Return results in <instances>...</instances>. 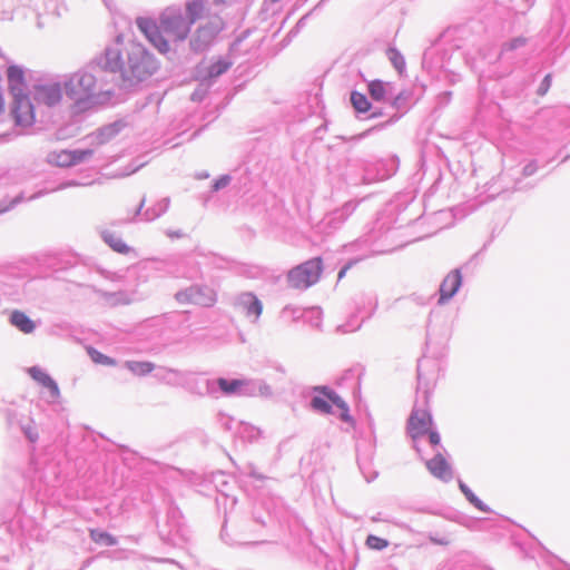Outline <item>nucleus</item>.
Listing matches in <instances>:
<instances>
[{"instance_id":"nucleus-1","label":"nucleus","mask_w":570,"mask_h":570,"mask_svg":"<svg viewBox=\"0 0 570 570\" xmlns=\"http://www.w3.org/2000/svg\"><path fill=\"white\" fill-rule=\"evenodd\" d=\"M100 63L109 71L119 72L129 82L141 81L157 69V61L137 42H130L125 50L118 46L107 48Z\"/></svg>"},{"instance_id":"nucleus-2","label":"nucleus","mask_w":570,"mask_h":570,"mask_svg":"<svg viewBox=\"0 0 570 570\" xmlns=\"http://www.w3.org/2000/svg\"><path fill=\"white\" fill-rule=\"evenodd\" d=\"M96 78L89 72H76L65 83L67 97L80 110L86 109L96 96Z\"/></svg>"},{"instance_id":"nucleus-3","label":"nucleus","mask_w":570,"mask_h":570,"mask_svg":"<svg viewBox=\"0 0 570 570\" xmlns=\"http://www.w3.org/2000/svg\"><path fill=\"white\" fill-rule=\"evenodd\" d=\"M322 272V258L316 257L291 269L287 279L295 288H307L318 282Z\"/></svg>"},{"instance_id":"nucleus-4","label":"nucleus","mask_w":570,"mask_h":570,"mask_svg":"<svg viewBox=\"0 0 570 570\" xmlns=\"http://www.w3.org/2000/svg\"><path fill=\"white\" fill-rule=\"evenodd\" d=\"M316 391L322 395H316L312 400L311 404L315 411L325 414L338 413L341 420L345 422L351 420L346 403L336 393L327 387H317Z\"/></svg>"},{"instance_id":"nucleus-5","label":"nucleus","mask_w":570,"mask_h":570,"mask_svg":"<svg viewBox=\"0 0 570 570\" xmlns=\"http://www.w3.org/2000/svg\"><path fill=\"white\" fill-rule=\"evenodd\" d=\"M224 27V22L219 17H212L205 24H202L194 38L190 41V46L195 51H202L206 49L220 32Z\"/></svg>"},{"instance_id":"nucleus-6","label":"nucleus","mask_w":570,"mask_h":570,"mask_svg":"<svg viewBox=\"0 0 570 570\" xmlns=\"http://www.w3.org/2000/svg\"><path fill=\"white\" fill-rule=\"evenodd\" d=\"M10 115L17 126L29 127L35 122V108L27 95L12 97Z\"/></svg>"},{"instance_id":"nucleus-7","label":"nucleus","mask_w":570,"mask_h":570,"mask_svg":"<svg viewBox=\"0 0 570 570\" xmlns=\"http://www.w3.org/2000/svg\"><path fill=\"white\" fill-rule=\"evenodd\" d=\"M190 23L180 14H164L160 19L161 31L176 41H183L190 31Z\"/></svg>"},{"instance_id":"nucleus-8","label":"nucleus","mask_w":570,"mask_h":570,"mask_svg":"<svg viewBox=\"0 0 570 570\" xmlns=\"http://www.w3.org/2000/svg\"><path fill=\"white\" fill-rule=\"evenodd\" d=\"M180 303L212 306L216 302V293L207 286H191L176 295Z\"/></svg>"},{"instance_id":"nucleus-9","label":"nucleus","mask_w":570,"mask_h":570,"mask_svg":"<svg viewBox=\"0 0 570 570\" xmlns=\"http://www.w3.org/2000/svg\"><path fill=\"white\" fill-rule=\"evenodd\" d=\"M137 27L145 35L148 41L161 53L169 51L168 41L163 37L160 27L155 21L148 18H137Z\"/></svg>"},{"instance_id":"nucleus-10","label":"nucleus","mask_w":570,"mask_h":570,"mask_svg":"<svg viewBox=\"0 0 570 570\" xmlns=\"http://www.w3.org/2000/svg\"><path fill=\"white\" fill-rule=\"evenodd\" d=\"M432 425V417L425 410H414L407 421V433L415 442L425 435Z\"/></svg>"},{"instance_id":"nucleus-11","label":"nucleus","mask_w":570,"mask_h":570,"mask_svg":"<svg viewBox=\"0 0 570 570\" xmlns=\"http://www.w3.org/2000/svg\"><path fill=\"white\" fill-rule=\"evenodd\" d=\"M92 150H59L50 155L51 161L60 167H69L77 165L85 159L91 157Z\"/></svg>"},{"instance_id":"nucleus-12","label":"nucleus","mask_w":570,"mask_h":570,"mask_svg":"<svg viewBox=\"0 0 570 570\" xmlns=\"http://www.w3.org/2000/svg\"><path fill=\"white\" fill-rule=\"evenodd\" d=\"M462 276L459 269L450 272L443 279L440 286V303L450 299L460 288Z\"/></svg>"},{"instance_id":"nucleus-13","label":"nucleus","mask_w":570,"mask_h":570,"mask_svg":"<svg viewBox=\"0 0 570 570\" xmlns=\"http://www.w3.org/2000/svg\"><path fill=\"white\" fill-rule=\"evenodd\" d=\"M425 465L435 478L443 481L452 479L451 465L441 453L435 454L433 459L426 461Z\"/></svg>"},{"instance_id":"nucleus-14","label":"nucleus","mask_w":570,"mask_h":570,"mask_svg":"<svg viewBox=\"0 0 570 570\" xmlns=\"http://www.w3.org/2000/svg\"><path fill=\"white\" fill-rule=\"evenodd\" d=\"M7 77L8 87L12 97L23 95V90L26 88V79L22 68L18 66H10L7 70Z\"/></svg>"},{"instance_id":"nucleus-15","label":"nucleus","mask_w":570,"mask_h":570,"mask_svg":"<svg viewBox=\"0 0 570 570\" xmlns=\"http://www.w3.org/2000/svg\"><path fill=\"white\" fill-rule=\"evenodd\" d=\"M29 375L37 381L41 386L49 390L50 395L53 399H58L60 395L59 387L52 377L42 371L40 367L32 366L28 370Z\"/></svg>"},{"instance_id":"nucleus-16","label":"nucleus","mask_w":570,"mask_h":570,"mask_svg":"<svg viewBox=\"0 0 570 570\" xmlns=\"http://www.w3.org/2000/svg\"><path fill=\"white\" fill-rule=\"evenodd\" d=\"M36 99L39 102H42L47 106H53V105L58 104L61 99L60 86L55 83V85L38 87L37 91H36Z\"/></svg>"},{"instance_id":"nucleus-17","label":"nucleus","mask_w":570,"mask_h":570,"mask_svg":"<svg viewBox=\"0 0 570 570\" xmlns=\"http://www.w3.org/2000/svg\"><path fill=\"white\" fill-rule=\"evenodd\" d=\"M239 306L247 316H254L257 320L263 312V304L253 293H244L239 297Z\"/></svg>"},{"instance_id":"nucleus-18","label":"nucleus","mask_w":570,"mask_h":570,"mask_svg":"<svg viewBox=\"0 0 570 570\" xmlns=\"http://www.w3.org/2000/svg\"><path fill=\"white\" fill-rule=\"evenodd\" d=\"M206 10V0H191L186 6L187 21L193 24L200 19Z\"/></svg>"},{"instance_id":"nucleus-19","label":"nucleus","mask_w":570,"mask_h":570,"mask_svg":"<svg viewBox=\"0 0 570 570\" xmlns=\"http://www.w3.org/2000/svg\"><path fill=\"white\" fill-rule=\"evenodd\" d=\"M10 322L21 332L27 334L35 330V323L23 312L20 311L12 312Z\"/></svg>"},{"instance_id":"nucleus-20","label":"nucleus","mask_w":570,"mask_h":570,"mask_svg":"<svg viewBox=\"0 0 570 570\" xmlns=\"http://www.w3.org/2000/svg\"><path fill=\"white\" fill-rule=\"evenodd\" d=\"M104 240L117 253L128 254L130 247L124 242V239L116 233L107 232L104 234Z\"/></svg>"},{"instance_id":"nucleus-21","label":"nucleus","mask_w":570,"mask_h":570,"mask_svg":"<svg viewBox=\"0 0 570 570\" xmlns=\"http://www.w3.org/2000/svg\"><path fill=\"white\" fill-rule=\"evenodd\" d=\"M125 365L136 376H145L155 370V364L146 361H128Z\"/></svg>"},{"instance_id":"nucleus-22","label":"nucleus","mask_w":570,"mask_h":570,"mask_svg":"<svg viewBox=\"0 0 570 570\" xmlns=\"http://www.w3.org/2000/svg\"><path fill=\"white\" fill-rule=\"evenodd\" d=\"M217 384L219 389L223 391V393L230 395L239 393L240 390L247 384L245 380H232L228 381L226 379H218Z\"/></svg>"},{"instance_id":"nucleus-23","label":"nucleus","mask_w":570,"mask_h":570,"mask_svg":"<svg viewBox=\"0 0 570 570\" xmlns=\"http://www.w3.org/2000/svg\"><path fill=\"white\" fill-rule=\"evenodd\" d=\"M368 94L372 99L376 101H382L387 92L386 83L382 80H372L368 86Z\"/></svg>"},{"instance_id":"nucleus-24","label":"nucleus","mask_w":570,"mask_h":570,"mask_svg":"<svg viewBox=\"0 0 570 570\" xmlns=\"http://www.w3.org/2000/svg\"><path fill=\"white\" fill-rule=\"evenodd\" d=\"M351 102L354 109L358 112H367L371 109V104L366 96L358 91L351 94Z\"/></svg>"},{"instance_id":"nucleus-25","label":"nucleus","mask_w":570,"mask_h":570,"mask_svg":"<svg viewBox=\"0 0 570 570\" xmlns=\"http://www.w3.org/2000/svg\"><path fill=\"white\" fill-rule=\"evenodd\" d=\"M87 352L96 364L107 365V366H114L116 365V361L99 351L95 350L94 347H88Z\"/></svg>"},{"instance_id":"nucleus-26","label":"nucleus","mask_w":570,"mask_h":570,"mask_svg":"<svg viewBox=\"0 0 570 570\" xmlns=\"http://www.w3.org/2000/svg\"><path fill=\"white\" fill-rule=\"evenodd\" d=\"M387 57H389L390 61L392 62V65L394 66V68L400 73H402L405 68V60H404L403 56L401 55V52L394 48H390L387 50Z\"/></svg>"},{"instance_id":"nucleus-27","label":"nucleus","mask_w":570,"mask_h":570,"mask_svg":"<svg viewBox=\"0 0 570 570\" xmlns=\"http://www.w3.org/2000/svg\"><path fill=\"white\" fill-rule=\"evenodd\" d=\"M366 546L373 550H383L389 547V541L383 538L370 534L366 539Z\"/></svg>"},{"instance_id":"nucleus-28","label":"nucleus","mask_w":570,"mask_h":570,"mask_svg":"<svg viewBox=\"0 0 570 570\" xmlns=\"http://www.w3.org/2000/svg\"><path fill=\"white\" fill-rule=\"evenodd\" d=\"M90 537L97 543L104 542V543H106L108 546H114L116 543L115 538L111 537L107 532H99V531H96V530H91L90 531Z\"/></svg>"},{"instance_id":"nucleus-29","label":"nucleus","mask_w":570,"mask_h":570,"mask_svg":"<svg viewBox=\"0 0 570 570\" xmlns=\"http://www.w3.org/2000/svg\"><path fill=\"white\" fill-rule=\"evenodd\" d=\"M229 63L223 60L216 61L208 69V77L215 78L227 71Z\"/></svg>"},{"instance_id":"nucleus-30","label":"nucleus","mask_w":570,"mask_h":570,"mask_svg":"<svg viewBox=\"0 0 570 570\" xmlns=\"http://www.w3.org/2000/svg\"><path fill=\"white\" fill-rule=\"evenodd\" d=\"M460 488L471 503H473L478 509H480L482 511L485 510L482 502L466 488V485L460 484Z\"/></svg>"},{"instance_id":"nucleus-31","label":"nucleus","mask_w":570,"mask_h":570,"mask_svg":"<svg viewBox=\"0 0 570 570\" xmlns=\"http://www.w3.org/2000/svg\"><path fill=\"white\" fill-rule=\"evenodd\" d=\"M230 181V177L225 175V176H222L220 178H218L217 180H215L214 185H213V189L214 190H219L220 188H224L226 187Z\"/></svg>"},{"instance_id":"nucleus-32","label":"nucleus","mask_w":570,"mask_h":570,"mask_svg":"<svg viewBox=\"0 0 570 570\" xmlns=\"http://www.w3.org/2000/svg\"><path fill=\"white\" fill-rule=\"evenodd\" d=\"M550 86H551V76H550V75H547V76L544 77V79H543V81H542V83H541L540 88H539V94H540L541 96L546 95V94H547V91L549 90Z\"/></svg>"},{"instance_id":"nucleus-33","label":"nucleus","mask_w":570,"mask_h":570,"mask_svg":"<svg viewBox=\"0 0 570 570\" xmlns=\"http://www.w3.org/2000/svg\"><path fill=\"white\" fill-rule=\"evenodd\" d=\"M426 434H429V440H430V443L432 445H439L440 444L441 439H440V435H439L438 432L431 431V429H430Z\"/></svg>"},{"instance_id":"nucleus-34","label":"nucleus","mask_w":570,"mask_h":570,"mask_svg":"<svg viewBox=\"0 0 570 570\" xmlns=\"http://www.w3.org/2000/svg\"><path fill=\"white\" fill-rule=\"evenodd\" d=\"M352 265H353V262H350L340 271V273L337 275L338 281H341L342 278L345 277L347 271L352 267Z\"/></svg>"},{"instance_id":"nucleus-35","label":"nucleus","mask_w":570,"mask_h":570,"mask_svg":"<svg viewBox=\"0 0 570 570\" xmlns=\"http://www.w3.org/2000/svg\"><path fill=\"white\" fill-rule=\"evenodd\" d=\"M184 235H185V234H184V233H181V232H171V230H169V232H168V236H169L170 238H179V237H183Z\"/></svg>"},{"instance_id":"nucleus-36","label":"nucleus","mask_w":570,"mask_h":570,"mask_svg":"<svg viewBox=\"0 0 570 570\" xmlns=\"http://www.w3.org/2000/svg\"><path fill=\"white\" fill-rule=\"evenodd\" d=\"M121 40H122V37L118 36L117 39H116L117 45H119L121 42Z\"/></svg>"}]
</instances>
